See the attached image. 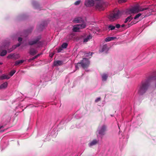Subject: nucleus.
<instances>
[{
	"instance_id": "obj_12",
	"label": "nucleus",
	"mask_w": 156,
	"mask_h": 156,
	"mask_svg": "<svg viewBox=\"0 0 156 156\" xmlns=\"http://www.w3.org/2000/svg\"><path fill=\"white\" fill-rule=\"evenodd\" d=\"M73 22L76 23H81L82 24H83V22L86 23L83 20L82 18L81 17H77L75 18L73 20Z\"/></svg>"
},
{
	"instance_id": "obj_2",
	"label": "nucleus",
	"mask_w": 156,
	"mask_h": 156,
	"mask_svg": "<svg viewBox=\"0 0 156 156\" xmlns=\"http://www.w3.org/2000/svg\"><path fill=\"white\" fill-rule=\"evenodd\" d=\"M148 9V8H143L139 5H136L131 8L126 9V13L127 14L137 13L140 11L146 10Z\"/></svg>"
},
{
	"instance_id": "obj_13",
	"label": "nucleus",
	"mask_w": 156,
	"mask_h": 156,
	"mask_svg": "<svg viewBox=\"0 0 156 156\" xmlns=\"http://www.w3.org/2000/svg\"><path fill=\"white\" fill-rule=\"evenodd\" d=\"M109 49L106 45H104L101 48V49L100 50V52H105L106 53Z\"/></svg>"
},
{
	"instance_id": "obj_30",
	"label": "nucleus",
	"mask_w": 156,
	"mask_h": 156,
	"mask_svg": "<svg viewBox=\"0 0 156 156\" xmlns=\"http://www.w3.org/2000/svg\"><path fill=\"white\" fill-rule=\"evenodd\" d=\"M141 15V13H139L137 14L135 16L134 18V19H136L137 18H139L140 16Z\"/></svg>"
},
{
	"instance_id": "obj_43",
	"label": "nucleus",
	"mask_w": 156,
	"mask_h": 156,
	"mask_svg": "<svg viewBox=\"0 0 156 156\" xmlns=\"http://www.w3.org/2000/svg\"><path fill=\"white\" fill-rule=\"evenodd\" d=\"M2 73V71H0V73Z\"/></svg>"
},
{
	"instance_id": "obj_27",
	"label": "nucleus",
	"mask_w": 156,
	"mask_h": 156,
	"mask_svg": "<svg viewBox=\"0 0 156 156\" xmlns=\"http://www.w3.org/2000/svg\"><path fill=\"white\" fill-rule=\"evenodd\" d=\"M7 54V51L6 50H4L1 52L0 55L1 56H4Z\"/></svg>"
},
{
	"instance_id": "obj_19",
	"label": "nucleus",
	"mask_w": 156,
	"mask_h": 156,
	"mask_svg": "<svg viewBox=\"0 0 156 156\" xmlns=\"http://www.w3.org/2000/svg\"><path fill=\"white\" fill-rule=\"evenodd\" d=\"M116 37H109L106 38L105 39V41L106 42H109L116 39Z\"/></svg>"
},
{
	"instance_id": "obj_35",
	"label": "nucleus",
	"mask_w": 156,
	"mask_h": 156,
	"mask_svg": "<svg viewBox=\"0 0 156 156\" xmlns=\"http://www.w3.org/2000/svg\"><path fill=\"white\" fill-rule=\"evenodd\" d=\"M62 48L61 47L59 48L58 50V52H60L62 50Z\"/></svg>"
},
{
	"instance_id": "obj_4",
	"label": "nucleus",
	"mask_w": 156,
	"mask_h": 156,
	"mask_svg": "<svg viewBox=\"0 0 156 156\" xmlns=\"http://www.w3.org/2000/svg\"><path fill=\"white\" fill-rule=\"evenodd\" d=\"M90 62L88 59L83 58L81 62L78 63L76 65V68L85 67L88 66Z\"/></svg>"
},
{
	"instance_id": "obj_29",
	"label": "nucleus",
	"mask_w": 156,
	"mask_h": 156,
	"mask_svg": "<svg viewBox=\"0 0 156 156\" xmlns=\"http://www.w3.org/2000/svg\"><path fill=\"white\" fill-rule=\"evenodd\" d=\"M20 43H19V44H18L16 46H13L12 47V48H13V49H12V50H11L10 51H9V52H11V51H12L13 49H15L16 47H19V46H20Z\"/></svg>"
},
{
	"instance_id": "obj_6",
	"label": "nucleus",
	"mask_w": 156,
	"mask_h": 156,
	"mask_svg": "<svg viewBox=\"0 0 156 156\" xmlns=\"http://www.w3.org/2000/svg\"><path fill=\"white\" fill-rule=\"evenodd\" d=\"M40 39V37L38 38L36 40L34 41H30L29 42V44L30 45H33L35 44H37V47H40L42 45V43L39 41Z\"/></svg>"
},
{
	"instance_id": "obj_20",
	"label": "nucleus",
	"mask_w": 156,
	"mask_h": 156,
	"mask_svg": "<svg viewBox=\"0 0 156 156\" xmlns=\"http://www.w3.org/2000/svg\"><path fill=\"white\" fill-rule=\"evenodd\" d=\"M37 52V50L33 48H31L30 49V53L31 55H34L36 54Z\"/></svg>"
},
{
	"instance_id": "obj_32",
	"label": "nucleus",
	"mask_w": 156,
	"mask_h": 156,
	"mask_svg": "<svg viewBox=\"0 0 156 156\" xmlns=\"http://www.w3.org/2000/svg\"><path fill=\"white\" fill-rule=\"evenodd\" d=\"M101 100V98H98L96 99L95 100V102H98L100 101Z\"/></svg>"
},
{
	"instance_id": "obj_33",
	"label": "nucleus",
	"mask_w": 156,
	"mask_h": 156,
	"mask_svg": "<svg viewBox=\"0 0 156 156\" xmlns=\"http://www.w3.org/2000/svg\"><path fill=\"white\" fill-rule=\"evenodd\" d=\"M80 2V0L78 1L75 2L74 3V5H79Z\"/></svg>"
},
{
	"instance_id": "obj_26",
	"label": "nucleus",
	"mask_w": 156,
	"mask_h": 156,
	"mask_svg": "<svg viewBox=\"0 0 156 156\" xmlns=\"http://www.w3.org/2000/svg\"><path fill=\"white\" fill-rule=\"evenodd\" d=\"M132 19V18L131 16H129L127 17L125 21V23H126L128 21L130 22Z\"/></svg>"
},
{
	"instance_id": "obj_36",
	"label": "nucleus",
	"mask_w": 156,
	"mask_h": 156,
	"mask_svg": "<svg viewBox=\"0 0 156 156\" xmlns=\"http://www.w3.org/2000/svg\"><path fill=\"white\" fill-rule=\"evenodd\" d=\"M69 40H71L72 39V38L73 37V35H72V34H70L69 35Z\"/></svg>"
},
{
	"instance_id": "obj_34",
	"label": "nucleus",
	"mask_w": 156,
	"mask_h": 156,
	"mask_svg": "<svg viewBox=\"0 0 156 156\" xmlns=\"http://www.w3.org/2000/svg\"><path fill=\"white\" fill-rule=\"evenodd\" d=\"M41 54H38V55H37L36 56H35V57H33L32 59V60H33L36 58H37L38 56H39L40 55H41Z\"/></svg>"
},
{
	"instance_id": "obj_14",
	"label": "nucleus",
	"mask_w": 156,
	"mask_h": 156,
	"mask_svg": "<svg viewBox=\"0 0 156 156\" xmlns=\"http://www.w3.org/2000/svg\"><path fill=\"white\" fill-rule=\"evenodd\" d=\"M10 78V76H9V74H4L0 76V79L1 80L9 79Z\"/></svg>"
},
{
	"instance_id": "obj_39",
	"label": "nucleus",
	"mask_w": 156,
	"mask_h": 156,
	"mask_svg": "<svg viewBox=\"0 0 156 156\" xmlns=\"http://www.w3.org/2000/svg\"><path fill=\"white\" fill-rule=\"evenodd\" d=\"M53 55H54V54H52V53L51 54H50V56L52 58L53 56Z\"/></svg>"
},
{
	"instance_id": "obj_15",
	"label": "nucleus",
	"mask_w": 156,
	"mask_h": 156,
	"mask_svg": "<svg viewBox=\"0 0 156 156\" xmlns=\"http://www.w3.org/2000/svg\"><path fill=\"white\" fill-rule=\"evenodd\" d=\"M63 64V62L61 60H57L55 61L54 62L53 65L55 66H60Z\"/></svg>"
},
{
	"instance_id": "obj_3",
	"label": "nucleus",
	"mask_w": 156,
	"mask_h": 156,
	"mask_svg": "<svg viewBox=\"0 0 156 156\" xmlns=\"http://www.w3.org/2000/svg\"><path fill=\"white\" fill-rule=\"evenodd\" d=\"M121 15L119 10L114 11L111 13L108 16V18L111 21H113L118 19Z\"/></svg>"
},
{
	"instance_id": "obj_1",
	"label": "nucleus",
	"mask_w": 156,
	"mask_h": 156,
	"mask_svg": "<svg viewBox=\"0 0 156 156\" xmlns=\"http://www.w3.org/2000/svg\"><path fill=\"white\" fill-rule=\"evenodd\" d=\"M149 80L142 82L141 84L139 86L138 90V93L139 95H143L148 90L150 85Z\"/></svg>"
},
{
	"instance_id": "obj_10",
	"label": "nucleus",
	"mask_w": 156,
	"mask_h": 156,
	"mask_svg": "<svg viewBox=\"0 0 156 156\" xmlns=\"http://www.w3.org/2000/svg\"><path fill=\"white\" fill-rule=\"evenodd\" d=\"M94 4V0H87L85 1V5L87 7L93 6Z\"/></svg>"
},
{
	"instance_id": "obj_21",
	"label": "nucleus",
	"mask_w": 156,
	"mask_h": 156,
	"mask_svg": "<svg viewBox=\"0 0 156 156\" xmlns=\"http://www.w3.org/2000/svg\"><path fill=\"white\" fill-rule=\"evenodd\" d=\"M92 37L91 35H89L86 38L83 39V42L84 43H86L89 40L91 39Z\"/></svg>"
},
{
	"instance_id": "obj_7",
	"label": "nucleus",
	"mask_w": 156,
	"mask_h": 156,
	"mask_svg": "<svg viewBox=\"0 0 156 156\" xmlns=\"http://www.w3.org/2000/svg\"><path fill=\"white\" fill-rule=\"evenodd\" d=\"M104 4L101 1H99L97 3L96 7L99 10H101L104 9Z\"/></svg>"
},
{
	"instance_id": "obj_17",
	"label": "nucleus",
	"mask_w": 156,
	"mask_h": 156,
	"mask_svg": "<svg viewBox=\"0 0 156 156\" xmlns=\"http://www.w3.org/2000/svg\"><path fill=\"white\" fill-rule=\"evenodd\" d=\"M102 80L103 81H106L108 77V75L107 74L104 73L101 75Z\"/></svg>"
},
{
	"instance_id": "obj_9",
	"label": "nucleus",
	"mask_w": 156,
	"mask_h": 156,
	"mask_svg": "<svg viewBox=\"0 0 156 156\" xmlns=\"http://www.w3.org/2000/svg\"><path fill=\"white\" fill-rule=\"evenodd\" d=\"M20 57V55L19 54H10L8 55L7 58L9 59H16L19 58Z\"/></svg>"
},
{
	"instance_id": "obj_44",
	"label": "nucleus",
	"mask_w": 156,
	"mask_h": 156,
	"mask_svg": "<svg viewBox=\"0 0 156 156\" xmlns=\"http://www.w3.org/2000/svg\"><path fill=\"white\" fill-rule=\"evenodd\" d=\"M2 64L0 62V65L1 64Z\"/></svg>"
},
{
	"instance_id": "obj_16",
	"label": "nucleus",
	"mask_w": 156,
	"mask_h": 156,
	"mask_svg": "<svg viewBox=\"0 0 156 156\" xmlns=\"http://www.w3.org/2000/svg\"><path fill=\"white\" fill-rule=\"evenodd\" d=\"M8 86V83L6 82H5L0 86V89H5Z\"/></svg>"
},
{
	"instance_id": "obj_42",
	"label": "nucleus",
	"mask_w": 156,
	"mask_h": 156,
	"mask_svg": "<svg viewBox=\"0 0 156 156\" xmlns=\"http://www.w3.org/2000/svg\"><path fill=\"white\" fill-rule=\"evenodd\" d=\"M124 26V25H122V27H123Z\"/></svg>"
},
{
	"instance_id": "obj_37",
	"label": "nucleus",
	"mask_w": 156,
	"mask_h": 156,
	"mask_svg": "<svg viewBox=\"0 0 156 156\" xmlns=\"http://www.w3.org/2000/svg\"><path fill=\"white\" fill-rule=\"evenodd\" d=\"M115 27L117 28H119L120 27V25H119V24H117L116 26H115Z\"/></svg>"
},
{
	"instance_id": "obj_24",
	"label": "nucleus",
	"mask_w": 156,
	"mask_h": 156,
	"mask_svg": "<svg viewBox=\"0 0 156 156\" xmlns=\"http://www.w3.org/2000/svg\"><path fill=\"white\" fill-rule=\"evenodd\" d=\"M16 72V71L14 70H12L10 72L9 74H8L10 76V78L12 77L13 75Z\"/></svg>"
},
{
	"instance_id": "obj_23",
	"label": "nucleus",
	"mask_w": 156,
	"mask_h": 156,
	"mask_svg": "<svg viewBox=\"0 0 156 156\" xmlns=\"http://www.w3.org/2000/svg\"><path fill=\"white\" fill-rule=\"evenodd\" d=\"M115 27V26L112 25H110L108 26V28L109 30H114Z\"/></svg>"
},
{
	"instance_id": "obj_8",
	"label": "nucleus",
	"mask_w": 156,
	"mask_h": 156,
	"mask_svg": "<svg viewBox=\"0 0 156 156\" xmlns=\"http://www.w3.org/2000/svg\"><path fill=\"white\" fill-rule=\"evenodd\" d=\"M106 128L107 126L105 125H102L101 127V129L98 130L99 134L102 135H104L105 132L106 131Z\"/></svg>"
},
{
	"instance_id": "obj_41",
	"label": "nucleus",
	"mask_w": 156,
	"mask_h": 156,
	"mask_svg": "<svg viewBox=\"0 0 156 156\" xmlns=\"http://www.w3.org/2000/svg\"><path fill=\"white\" fill-rule=\"evenodd\" d=\"M5 131V130H1V132H4Z\"/></svg>"
},
{
	"instance_id": "obj_31",
	"label": "nucleus",
	"mask_w": 156,
	"mask_h": 156,
	"mask_svg": "<svg viewBox=\"0 0 156 156\" xmlns=\"http://www.w3.org/2000/svg\"><path fill=\"white\" fill-rule=\"evenodd\" d=\"M127 1V0H118V1L119 3H122L126 2Z\"/></svg>"
},
{
	"instance_id": "obj_5",
	"label": "nucleus",
	"mask_w": 156,
	"mask_h": 156,
	"mask_svg": "<svg viewBox=\"0 0 156 156\" xmlns=\"http://www.w3.org/2000/svg\"><path fill=\"white\" fill-rule=\"evenodd\" d=\"M86 26V23L83 22V24L74 26L73 27V30L74 32H78L80 29L85 28Z\"/></svg>"
},
{
	"instance_id": "obj_18",
	"label": "nucleus",
	"mask_w": 156,
	"mask_h": 156,
	"mask_svg": "<svg viewBox=\"0 0 156 156\" xmlns=\"http://www.w3.org/2000/svg\"><path fill=\"white\" fill-rule=\"evenodd\" d=\"M24 61V60H20L17 61L15 62L14 65L16 66L20 65L22 63H23Z\"/></svg>"
},
{
	"instance_id": "obj_11",
	"label": "nucleus",
	"mask_w": 156,
	"mask_h": 156,
	"mask_svg": "<svg viewBox=\"0 0 156 156\" xmlns=\"http://www.w3.org/2000/svg\"><path fill=\"white\" fill-rule=\"evenodd\" d=\"M149 80H150L156 81L154 83V86L156 88V73H154V74L149 76Z\"/></svg>"
},
{
	"instance_id": "obj_38",
	"label": "nucleus",
	"mask_w": 156,
	"mask_h": 156,
	"mask_svg": "<svg viewBox=\"0 0 156 156\" xmlns=\"http://www.w3.org/2000/svg\"><path fill=\"white\" fill-rule=\"evenodd\" d=\"M22 38L20 37H19L18 38V41L20 42H21L22 41Z\"/></svg>"
},
{
	"instance_id": "obj_28",
	"label": "nucleus",
	"mask_w": 156,
	"mask_h": 156,
	"mask_svg": "<svg viewBox=\"0 0 156 156\" xmlns=\"http://www.w3.org/2000/svg\"><path fill=\"white\" fill-rule=\"evenodd\" d=\"M68 46V44L66 43H64L62 44L61 45V47L62 48H66Z\"/></svg>"
},
{
	"instance_id": "obj_22",
	"label": "nucleus",
	"mask_w": 156,
	"mask_h": 156,
	"mask_svg": "<svg viewBox=\"0 0 156 156\" xmlns=\"http://www.w3.org/2000/svg\"><path fill=\"white\" fill-rule=\"evenodd\" d=\"M98 143V141L96 140H94L92 142L90 143V146H93L96 144Z\"/></svg>"
},
{
	"instance_id": "obj_40",
	"label": "nucleus",
	"mask_w": 156,
	"mask_h": 156,
	"mask_svg": "<svg viewBox=\"0 0 156 156\" xmlns=\"http://www.w3.org/2000/svg\"><path fill=\"white\" fill-rule=\"evenodd\" d=\"M4 127V126H0V129L2 128H3Z\"/></svg>"
},
{
	"instance_id": "obj_25",
	"label": "nucleus",
	"mask_w": 156,
	"mask_h": 156,
	"mask_svg": "<svg viewBox=\"0 0 156 156\" xmlns=\"http://www.w3.org/2000/svg\"><path fill=\"white\" fill-rule=\"evenodd\" d=\"M93 53L91 52H89L88 53H85L84 54L85 56L87 57H90V56H92V55Z\"/></svg>"
}]
</instances>
